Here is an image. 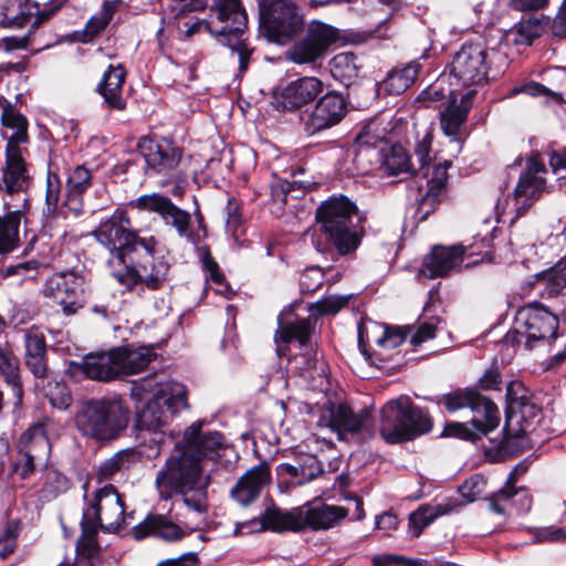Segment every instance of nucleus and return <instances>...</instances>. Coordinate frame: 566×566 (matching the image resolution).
<instances>
[{
  "mask_svg": "<svg viewBox=\"0 0 566 566\" xmlns=\"http://www.w3.org/2000/svg\"><path fill=\"white\" fill-rule=\"evenodd\" d=\"M549 165L557 179L560 181V186H566V150L554 151L549 158Z\"/></svg>",
  "mask_w": 566,
  "mask_h": 566,
  "instance_id": "61",
  "label": "nucleus"
},
{
  "mask_svg": "<svg viewBox=\"0 0 566 566\" xmlns=\"http://www.w3.org/2000/svg\"><path fill=\"white\" fill-rule=\"evenodd\" d=\"M347 514V509L324 503L301 507L302 530L306 527L314 531L332 528L344 520Z\"/></svg>",
  "mask_w": 566,
  "mask_h": 566,
  "instance_id": "32",
  "label": "nucleus"
},
{
  "mask_svg": "<svg viewBox=\"0 0 566 566\" xmlns=\"http://www.w3.org/2000/svg\"><path fill=\"white\" fill-rule=\"evenodd\" d=\"M552 32L560 39L566 38V0L563 1L557 15L553 20Z\"/></svg>",
  "mask_w": 566,
  "mask_h": 566,
  "instance_id": "64",
  "label": "nucleus"
},
{
  "mask_svg": "<svg viewBox=\"0 0 566 566\" xmlns=\"http://www.w3.org/2000/svg\"><path fill=\"white\" fill-rule=\"evenodd\" d=\"M490 510L499 515L505 514L507 506H515L517 512L524 513L531 510L532 497L524 486L503 485L497 492L493 493L488 499Z\"/></svg>",
  "mask_w": 566,
  "mask_h": 566,
  "instance_id": "33",
  "label": "nucleus"
},
{
  "mask_svg": "<svg viewBox=\"0 0 566 566\" xmlns=\"http://www.w3.org/2000/svg\"><path fill=\"white\" fill-rule=\"evenodd\" d=\"M357 61L358 57L353 52L336 54L329 62L333 78L345 86L354 84L360 70V65Z\"/></svg>",
  "mask_w": 566,
  "mask_h": 566,
  "instance_id": "42",
  "label": "nucleus"
},
{
  "mask_svg": "<svg viewBox=\"0 0 566 566\" xmlns=\"http://www.w3.org/2000/svg\"><path fill=\"white\" fill-rule=\"evenodd\" d=\"M549 19L546 17L531 18L517 23L514 28V43L517 45H531L533 41L543 35Z\"/></svg>",
  "mask_w": 566,
  "mask_h": 566,
  "instance_id": "45",
  "label": "nucleus"
},
{
  "mask_svg": "<svg viewBox=\"0 0 566 566\" xmlns=\"http://www.w3.org/2000/svg\"><path fill=\"white\" fill-rule=\"evenodd\" d=\"M91 186V172L84 166H77L73 170V197L84 192ZM75 198H73V202Z\"/></svg>",
  "mask_w": 566,
  "mask_h": 566,
  "instance_id": "60",
  "label": "nucleus"
},
{
  "mask_svg": "<svg viewBox=\"0 0 566 566\" xmlns=\"http://www.w3.org/2000/svg\"><path fill=\"white\" fill-rule=\"evenodd\" d=\"M347 103L345 97L335 91L321 96L312 108L301 116L306 135H315L338 125L345 117Z\"/></svg>",
  "mask_w": 566,
  "mask_h": 566,
  "instance_id": "19",
  "label": "nucleus"
},
{
  "mask_svg": "<svg viewBox=\"0 0 566 566\" xmlns=\"http://www.w3.org/2000/svg\"><path fill=\"white\" fill-rule=\"evenodd\" d=\"M419 70L420 64L417 62L396 66L389 71L386 78L380 83V88L390 95H399L413 84Z\"/></svg>",
  "mask_w": 566,
  "mask_h": 566,
  "instance_id": "38",
  "label": "nucleus"
},
{
  "mask_svg": "<svg viewBox=\"0 0 566 566\" xmlns=\"http://www.w3.org/2000/svg\"><path fill=\"white\" fill-rule=\"evenodd\" d=\"M438 403L443 402L449 412L469 408L472 418L469 422H448L441 433L442 437H454L468 441H475L489 434L500 424V410L488 397L473 388L457 389L440 396Z\"/></svg>",
  "mask_w": 566,
  "mask_h": 566,
  "instance_id": "5",
  "label": "nucleus"
},
{
  "mask_svg": "<svg viewBox=\"0 0 566 566\" xmlns=\"http://www.w3.org/2000/svg\"><path fill=\"white\" fill-rule=\"evenodd\" d=\"M129 454L125 451L117 452L111 459L103 462L99 467V476L102 479H111L116 472L125 468L128 462Z\"/></svg>",
  "mask_w": 566,
  "mask_h": 566,
  "instance_id": "56",
  "label": "nucleus"
},
{
  "mask_svg": "<svg viewBox=\"0 0 566 566\" xmlns=\"http://www.w3.org/2000/svg\"><path fill=\"white\" fill-rule=\"evenodd\" d=\"M546 172L545 165L537 159L532 158L527 161L526 169L521 174L514 189L518 216L524 214L546 190Z\"/></svg>",
  "mask_w": 566,
  "mask_h": 566,
  "instance_id": "24",
  "label": "nucleus"
},
{
  "mask_svg": "<svg viewBox=\"0 0 566 566\" xmlns=\"http://www.w3.org/2000/svg\"><path fill=\"white\" fill-rule=\"evenodd\" d=\"M15 448L18 453H30L33 457L46 458L50 452V442L44 424L38 422L30 426L19 437Z\"/></svg>",
  "mask_w": 566,
  "mask_h": 566,
  "instance_id": "37",
  "label": "nucleus"
},
{
  "mask_svg": "<svg viewBox=\"0 0 566 566\" xmlns=\"http://www.w3.org/2000/svg\"><path fill=\"white\" fill-rule=\"evenodd\" d=\"M20 223L21 212L19 210L9 211L0 217V253L10 252L18 247Z\"/></svg>",
  "mask_w": 566,
  "mask_h": 566,
  "instance_id": "43",
  "label": "nucleus"
},
{
  "mask_svg": "<svg viewBox=\"0 0 566 566\" xmlns=\"http://www.w3.org/2000/svg\"><path fill=\"white\" fill-rule=\"evenodd\" d=\"M27 155L28 148L6 147L4 164L0 168V192L20 195L28 191L32 177Z\"/></svg>",
  "mask_w": 566,
  "mask_h": 566,
  "instance_id": "22",
  "label": "nucleus"
},
{
  "mask_svg": "<svg viewBox=\"0 0 566 566\" xmlns=\"http://www.w3.org/2000/svg\"><path fill=\"white\" fill-rule=\"evenodd\" d=\"M486 481L483 475L474 474L460 486L461 495L469 502L475 501L485 490Z\"/></svg>",
  "mask_w": 566,
  "mask_h": 566,
  "instance_id": "55",
  "label": "nucleus"
},
{
  "mask_svg": "<svg viewBox=\"0 0 566 566\" xmlns=\"http://www.w3.org/2000/svg\"><path fill=\"white\" fill-rule=\"evenodd\" d=\"M409 329L401 327H387L384 335L378 338L377 344L388 348H396L403 343Z\"/></svg>",
  "mask_w": 566,
  "mask_h": 566,
  "instance_id": "57",
  "label": "nucleus"
},
{
  "mask_svg": "<svg viewBox=\"0 0 566 566\" xmlns=\"http://www.w3.org/2000/svg\"><path fill=\"white\" fill-rule=\"evenodd\" d=\"M94 235L112 254L109 263L117 261L122 265L126 264L135 253L146 251L148 254L158 244L154 237H139L137 231L132 229L127 213L118 210L101 222Z\"/></svg>",
  "mask_w": 566,
  "mask_h": 566,
  "instance_id": "9",
  "label": "nucleus"
},
{
  "mask_svg": "<svg viewBox=\"0 0 566 566\" xmlns=\"http://www.w3.org/2000/svg\"><path fill=\"white\" fill-rule=\"evenodd\" d=\"M43 295L53 304L60 305L63 312L71 314V280L67 272L52 274L45 282Z\"/></svg>",
  "mask_w": 566,
  "mask_h": 566,
  "instance_id": "41",
  "label": "nucleus"
},
{
  "mask_svg": "<svg viewBox=\"0 0 566 566\" xmlns=\"http://www.w3.org/2000/svg\"><path fill=\"white\" fill-rule=\"evenodd\" d=\"M186 532L163 514H148L133 528L134 538L140 541L147 536H156L167 542L181 539Z\"/></svg>",
  "mask_w": 566,
  "mask_h": 566,
  "instance_id": "31",
  "label": "nucleus"
},
{
  "mask_svg": "<svg viewBox=\"0 0 566 566\" xmlns=\"http://www.w3.org/2000/svg\"><path fill=\"white\" fill-rule=\"evenodd\" d=\"M155 247L147 254L146 251L135 253L124 270L113 271L112 275L129 291H136L139 295L145 292L161 291L169 286L171 264L164 255H157Z\"/></svg>",
  "mask_w": 566,
  "mask_h": 566,
  "instance_id": "10",
  "label": "nucleus"
},
{
  "mask_svg": "<svg viewBox=\"0 0 566 566\" xmlns=\"http://www.w3.org/2000/svg\"><path fill=\"white\" fill-rule=\"evenodd\" d=\"M0 120L6 129L4 137L7 138L6 147L27 148L25 144L29 142L28 135V119L21 114L15 105L8 101L4 96L0 95Z\"/></svg>",
  "mask_w": 566,
  "mask_h": 566,
  "instance_id": "30",
  "label": "nucleus"
},
{
  "mask_svg": "<svg viewBox=\"0 0 566 566\" xmlns=\"http://www.w3.org/2000/svg\"><path fill=\"white\" fill-rule=\"evenodd\" d=\"M475 94V90H470L462 95L459 104L454 101L440 113L441 129L446 136L451 138V143L457 144V153L461 151L468 137L463 125L467 122Z\"/></svg>",
  "mask_w": 566,
  "mask_h": 566,
  "instance_id": "26",
  "label": "nucleus"
},
{
  "mask_svg": "<svg viewBox=\"0 0 566 566\" xmlns=\"http://www.w3.org/2000/svg\"><path fill=\"white\" fill-rule=\"evenodd\" d=\"M323 82L314 76H304L290 82L280 93L277 107L296 111L312 103L323 92Z\"/></svg>",
  "mask_w": 566,
  "mask_h": 566,
  "instance_id": "27",
  "label": "nucleus"
},
{
  "mask_svg": "<svg viewBox=\"0 0 566 566\" xmlns=\"http://www.w3.org/2000/svg\"><path fill=\"white\" fill-rule=\"evenodd\" d=\"M132 203L142 211L159 214L166 226L174 228L189 243L196 245L201 241L199 231L191 226V214L176 206L170 198L154 192L138 197Z\"/></svg>",
  "mask_w": 566,
  "mask_h": 566,
  "instance_id": "14",
  "label": "nucleus"
},
{
  "mask_svg": "<svg viewBox=\"0 0 566 566\" xmlns=\"http://www.w3.org/2000/svg\"><path fill=\"white\" fill-rule=\"evenodd\" d=\"M234 41L230 39L229 43H220L221 45L228 46L231 49L232 53L238 54L239 59V71L245 72L249 67L250 59L253 52V49L249 46L244 34H240V36L233 38Z\"/></svg>",
  "mask_w": 566,
  "mask_h": 566,
  "instance_id": "53",
  "label": "nucleus"
},
{
  "mask_svg": "<svg viewBox=\"0 0 566 566\" xmlns=\"http://www.w3.org/2000/svg\"><path fill=\"white\" fill-rule=\"evenodd\" d=\"M125 503L113 484L97 489L92 496L84 494L80 521L81 534L76 541V559L84 566L101 563L102 546L98 532L115 533L124 524Z\"/></svg>",
  "mask_w": 566,
  "mask_h": 566,
  "instance_id": "2",
  "label": "nucleus"
},
{
  "mask_svg": "<svg viewBox=\"0 0 566 566\" xmlns=\"http://www.w3.org/2000/svg\"><path fill=\"white\" fill-rule=\"evenodd\" d=\"M57 10V6L40 10L39 4L31 0H6L0 4V27L20 29L31 24L32 28H36Z\"/></svg>",
  "mask_w": 566,
  "mask_h": 566,
  "instance_id": "23",
  "label": "nucleus"
},
{
  "mask_svg": "<svg viewBox=\"0 0 566 566\" xmlns=\"http://www.w3.org/2000/svg\"><path fill=\"white\" fill-rule=\"evenodd\" d=\"M441 514V507L421 506L409 515L411 537H419L422 531Z\"/></svg>",
  "mask_w": 566,
  "mask_h": 566,
  "instance_id": "48",
  "label": "nucleus"
},
{
  "mask_svg": "<svg viewBox=\"0 0 566 566\" xmlns=\"http://www.w3.org/2000/svg\"><path fill=\"white\" fill-rule=\"evenodd\" d=\"M413 560L400 555L385 554L373 558V566H412Z\"/></svg>",
  "mask_w": 566,
  "mask_h": 566,
  "instance_id": "63",
  "label": "nucleus"
},
{
  "mask_svg": "<svg viewBox=\"0 0 566 566\" xmlns=\"http://www.w3.org/2000/svg\"><path fill=\"white\" fill-rule=\"evenodd\" d=\"M126 72L123 66L109 65L104 73L103 80L97 90L103 96L104 102L114 109L124 111L126 102L123 98V85L125 83Z\"/></svg>",
  "mask_w": 566,
  "mask_h": 566,
  "instance_id": "34",
  "label": "nucleus"
},
{
  "mask_svg": "<svg viewBox=\"0 0 566 566\" xmlns=\"http://www.w3.org/2000/svg\"><path fill=\"white\" fill-rule=\"evenodd\" d=\"M42 457H33L30 453H18L15 470L22 479L30 478L35 471V461L43 460Z\"/></svg>",
  "mask_w": 566,
  "mask_h": 566,
  "instance_id": "59",
  "label": "nucleus"
},
{
  "mask_svg": "<svg viewBox=\"0 0 566 566\" xmlns=\"http://www.w3.org/2000/svg\"><path fill=\"white\" fill-rule=\"evenodd\" d=\"M504 437L494 450L492 458L500 461L506 457L518 455L527 449L533 447L532 433H524L520 431L518 427L513 426L512 431L503 428Z\"/></svg>",
  "mask_w": 566,
  "mask_h": 566,
  "instance_id": "40",
  "label": "nucleus"
},
{
  "mask_svg": "<svg viewBox=\"0 0 566 566\" xmlns=\"http://www.w3.org/2000/svg\"><path fill=\"white\" fill-rule=\"evenodd\" d=\"M325 273L319 266L305 269L300 276V290L303 294L316 292L324 283Z\"/></svg>",
  "mask_w": 566,
  "mask_h": 566,
  "instance_id": "51",
  "label": "nucleus"
},
{
  "mask_svg": "<svg viewBox=\"0 0 566 566\" xmlns=\"http://www.w3.org/2000/svg\"><path fill=\"white\" fill-rule=\"evenodd\" d=\"M331 426L337 431L339 440L364 443L375 434L373 418L368 409L355 412L346 402H339L331 409Z\"/></svg>",
  "mask_w": 566,
  "mask_h": 566,
  "instance_id": "20",
  "label": "nucleus"
},
{
  "mask_svg": "<svg viewBox=\"0 0 566 566\" xmlns=\"http://www.w3.org/2000/svg\"><path fill=\"white\" fill-rule=\"evenodd\" d=\"M209 18L199 19L191 14L174 18L176 28L186 39L208 32L218 43H229L230 39L245 34L248 14L241 0H212L209 4Z\"/></svg>",
  "mask_w": 566,
  "mask_h": 566,
  "instance_id": "6",
  "label": "nucleus"
},
{
  "mask_svg": "<svg viewBox=\"0 0 566 566\" xmlns=\"http://www.w3.org/2000/svg\"><path fill=\"white\" fill-rule=\"evenodd\" d=\"M272 481L271 469L262 462L238 479L230 490V497L240 506H251Z\"/></svg>",
  "mask_w": 566,
  "mask_h": 566,
  "instance_id": "25",
  "label": "nucleus"
},
{
  "mask_svg": "<svg viewBox=\"0 0 566 566\" xmlns=\"http://www.w3.org/2000/svg\"><path fill=\"white\" fill-rule=\"evenodd\" d=\"M559 319L556 314L538 302L520 307L514 319V327L507 332L505 342L525 349H533L539 344H551L558 338Z\"/></svg>",
  "mask_w": 566,
  "mask_h": 566,
  "instance_id": "11",
  "label": "nucleus"
},
{
  "mask_svg": "<svg viewBox=\"0 0 566 566\" xmlns=\"http://www.w3.org/2000/svg\"><path fill=\"white\" fill-rule=\"evenodd\" d=\"M222 446L221 433L201 431L200 422L188 427L157 472L155 483L161 497L168 499L175 493H202L210 483V476H203V461L218 457Z\"/></svg>",
  "mask_w": 566,
  "mask_h": 566,
  "instance_id": "1",
  "label": "nucleus"
},
{
  "mask_svg": "<svg viewBox=\"0 0 566 566\" xmlns=\"http://www.w3.org/2000/svg\"><path fill=\"white\" fill-rule=\"evenodd\" d=\"M334 28L319 21H312L303 36L294 42L289 51V60L295 64L315 65L322 61L329 46L336 42Z\"/></svg>",
  "mask_w": 566,
  "mask_h": 566,
  "instance_id": "17",
  "label": "nucleus"
},
{
  "mask_svg": "<svg viewBox=\"0 0 566 566\" xmlns=\"http://www.w3.org/2000/svg\"><path fill=\"white\" fill-rule=\"evenodd\" d=\"M46 355L25 356V365L36 378H44L48 375Z\"/></svg>",
  "mask_w": 566,
  "mask_h": 566,
  "instance_id": "62",
  "label": "nucleus"
},
{
  "mask_svg": "<svg viewBox=\"0 0 566 566\" xmlns=\"http://www.w3.org/2000/svg\"><path fill=\"white\" fill-rule=\"evenodd\" d=\"M292 307L283 310L279 317V328L274 335L276 344H289L293 340L304 347L308 344L316 326V321L310 315L308 317H295L290 319Z\"/></svg>",
  "mask_w": 566,
  "mask_h": 566,
  "instance_id": "28",
  "label": "nucleus"
},
{
  "mask_svg": "<svg viewBox=\"0 0 566 566\" xmlns=\"http://www.w3.org/2000/svg\"><path fill=\"white\" fill-rule=\"evenodd\" d=\"M187 407V392L182 386L175 385L168 389H161L138 413V426L149 431H157L174 415Z\"/></svg>",
  "mask_w": 566,
  "mask_h": 566,
  "instance_id": "16",
  "label": "nucleus"
},
{
  "mask_svg": "<svg viewBox=\"0 0 566 566\" xmlns=\"http://www.w3.org/2000/svg\"><path fill=\"white\" fill-rule=\"evenodd\" d=\"M433 420L428 410L400 396L387 401L380 409L379 434L389 444L411 441L432 430Z\"/></svg>",
  "mask_w": 566,
  "mask_h": 566,
  "instance_id": "7",
  "label": "nucleus"
},
{
  "mask_svg": "<svg viewBox=\"0 0 566 566\" xmlns=\"http://www.w3.org/2000/svg\"><path fill=\"white\" fill-rule=\"evenodd\" d=\"M489 51L482 43L465 42L453 55L450 74L464 86H478L489 81Z\"/></svg>",
  "mask_w": 566,
  "mask_h": 566,
  "instance_id": "15",
  "label": "nucleus"
},
{
  "mask_svg": "<svg viewBox=\"0 0 566 566\" xmlns=\"http://www.w3.org/2000/svg\"><path fill=\"white\" fill-rule=\"evenodd\" d=\"M348 303V296L331 295L311 303L307 306L310 315L317 321L322 316L336 315Z\"/></svg>",
  "mask_w": 566,
  "mask_h": 566,
  "instance_id": "47",
  "label": "nucleus"
},
{
  "mask_svg": "<svg viewBox=\"0 0 566 566\" xmlns=\"http://www.w3.org/2000/svg\"><path fill=\"white\" fill-rule=\"evenodd\" d=\"M75 422L84 436L109 441L127 428L129 411L116 399H91L80 406Z\"/></svg>",
  "mask_w": 566,
  "mask_h": 566,
  "instance_id": "8",
  "label": "nucleus"
},
{
  "mask_svg": "<svg viewBox=\"0 0 566 566\" xmlns=\"http://www.w3.org/2000/svg\"><path fill=\"white\" fill-rule=\"evenodd\" d=\"M536 279L545 285L544 294L557 296L566 287V255L554 266L538 273Z\"/></svg>",
  "mask_w": 566,
  "mask_h": 566,
  "instance_id": "44",
  "label": "nucleus"
},
{
  "mask_svg": "<svg viewBox=\"0 0 566 566\" xmlns=\"http://www.w3.org/2000/svg\"><path fill=\"white\" fill-rule=\"evenodd\" d=\"M61 193V182L57 175L49 172L46 178V195L45 201L48 207V213L52 216L53 219H59L60 217L63 220L67 219V211L64 208L59 207Z\"/></svg>",
  "mask_w": 566,
  "mask_h": 566,
  "instance_id": "46",
  "label": "nucleus"
},
{
  "mask_svg": "<svg viewBox=\"0 0 566 566\" xmlns=\"http://www.w3.org/2000/svg\"><path fill=\"white\" fill-rule=\"evenodd\" d=\"M260 24L268 38L285 42L298 33L303 19L290 0H259Z\"/></svg>",
  "mask_w": 566,
  "mask_h": 566,
  "instance_id": "13",
  "label": "nucleus"
},
{
  "mask_svg": "<svg viewBox=\"0 0 566 566\" xmlns=\"http://www.w3.org/2000/svg\"><path fill=\"white\" fill-rule=\"evenodd\" d=\"M490 242L489 239H483L481 241L482 249H479L476 243L469 247L462 244L451 247L437 245L423 259L421 274L428 279L446 277L453 271H460L461 263L467 259L473 260L469 261L464 268L490 260L492 253Z\"/></svg>",
  "mask_w": 566,
  "mask_h": 566,
  "instance_id": "12",
  "label": "nucleus"
},
{
  "mask_svg": "<svg viewBox=\"0 0 566 566\" xmlns=\"http://www.w3.org/2000/svg\"><path fill=\"white\" fill-rule=\"evenodd\" d=\"M506 401L505 429L511 432L512 427L515 426L524 433H533L541 408L531 401L522 382L511 381L507 385Z\"/></svg>",
  "mask_w": 566,
  "mask_h": 566,
  "instance_id": "21",
  "label": "nucleus"
},
{
  "mask_svg": "<svg viewBox=\"0 0 566 566\" xmlns=\"http://www.w3.org/2000/svg\"><path fill=\"white\" fill-rule=\"evenodd\" d=\"M432 140L433 135L428 130L416 143L415 156L420 166L419 171L413 169L410 158L402 150H400V154L395 153L388 160V166L395 170V174L410 172L415 176L422 174L423 179H426V190L420 195L418 201L417 213L420 220L427 219L441 203L448 186V169L451 166L450 160L439 161L431 166L434 159V156H432Z\"/></svg>",
  "mask_w": 566,
  "mask_h": 566,
  "instance_id": "4",
  "label": "nucleus"
},
{
  "mask_svg": "<svg viewBox=\"0 0 566 566\" xmlns=\"http://www.w3.org/2000/svg\"><path fill=\"white\" fill-rule=\"evenodd\" d=\"M438 322H439V319L434 318V319H431L430 322L421 323L419 325V327L417 328L416 333L411 336V339H410L411 344L413 346H419L423 342L434 338Z\"/></svg>",
  "mask_w": 566,
  "mask_h": 566,
  "instance_id": "58",
  "label": "nucleus"
},
{
  "mask_svg": "<svg viewBox=\"0 0 566 566\" xmlns=\"http://www.w3.org/2000/svg\"><path fill=\"white\" fill-rule=\"evenodd\" d=\"M137 149L145 159L146 172L149 175H171L184 156L182 148L168 138L142 136L137 142Z\"/></svg>",
  "mask_w": 566,
  "mask_h": 566,
  "instance_id": "18",
  "label": "nucleus"
},
{
  "mask_svg": "<svg viewBox=\"0 0 566 566\" xmlns=\"http://www.w3.org/2000/svg\"><path fill=\"white\" fill-rule=\"evenodd\" d=\"M76 373L101 381H109L119 377L115 348L107 353L88 354L82 363L73 361V375Z\"/></svg>",
  "mask_w": 566,
  "mask_h": 566,
  "instance_id": "29",
  "label": "nucleus"
},
{
  "mask_svg": "<svg viewBox=\"0 0 566 566\" xmlns=\"http://www.w3.org/2000/svg\"><path fill=\"white\" fill-rule=\"evenodd\" d=\"M207 7L208 0H168L167 10L172 18H182L185 14L205 11Z\"/></svg>",
  "mask_w": 566,
  "mask_h": 566,
  "instance_id": "50",
  "label": "nucleus"
},
{
  "mask_svg": "<svg viewBox=\"0 0 566 566\" xmlns=\"http://www.w3.org/2000/svg\"><path fill=\"white\" fill-rule=\"evenodd\" d=\"M0 375L20 403L23 396V387L20 376L19 358L7 345H0Z\"/></svg>",
  "mask_w": 566,
  "mask_h": 566,
  "instance_id": "39",
  "label": "nucleus"
},
{
  "mask_svg": "<svg viewBox=\"0 0 566 566\" xmlns=\"http://www.w3.org/2000/svg\"><path fill=\"white\" fill-rule=\"evenodd\" d=\"M301 479L296 481L297 484H304L317 478L323 473V467L316 455H305L301 459Z\"/></svg>",
  "mask_w": 566,
  "mask_h": 566,
  "instance_id": "54",
  "label": "nucleus"
},
{
  "mask_svg": "<svg viewBox=\"0 0 566 566\" xmlns=\"http://www.w3.org/2000/svg\"><path fill=\"white\" fill-rule=\"evenodd\" d=\"M25 356L46 355V343L43 332L31 326L24 333Z\"/></svg>",
  "mask_w": 566,
  "mask_h": 566,
  "instance_id": "52",
  "label": "nucleus"
},
{
  "mask_svg": "<svg viewBox=\"0 0 566 566\" xmlns=\"http://www.w3.org/2000/svg\"><path fill=\"white\" fill-rule=\"evenodd\" d=\"M115 357L119 369V376L133 375L143 371L156 357L153 347L140 346L138 348H115Z\"/></svg>",
  "mask_w": 566,
  "mask_h": 566,
  "instance_id": "35",
  "label": "nucleus"
},
{
  "mask_svg": "<svg viewBox=\"0 0 566 566\" xmlns=\"http://www.w3.org/2000/svg\"><path fill=\"white\" fill-rule=\"evenodd\" d=\"M20 532L21 522L19 520L7 522L3 533L0 535V558L6 559L15 551Z\"/></svg>",
  "mask_w": 566,
  "mask_h": 566,
  "instance_id": "49",
  "label": "nucleus"
},
{
  "mask_svg": "<svg viewBox=\"0 0 566 566\" xmlns=\"http://www.w3.org/2000/svg\"><path fill=\"white\" fill-rule=\"evenodd\" d=\"M315 249L321 253L335 250L345 256L361 243L364 227L357 205L344 195H333L316 209Z\"/></svg>",
  "mask_w": 566,
  "mask_h": 566,
  "instance_id": "3",
  "label": "nucleus"
},
{
  "mask_svg": "<svg viewBox=\"0 0 566 566\" xmlns=\"http://www.w3.org/2000/svg\"><path fill=\"white\" fill-rule=\"evenodd\" d=\"M262 528L274 532L301 531V507L291 511H282L279 507H268L260 515Z\"/></svg>",
  "mask_w": 566,
  "mask_h": 566,
  "instance_id": "36",
  "label": "nucleus"
}]
</instances>
